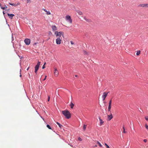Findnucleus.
Wrapping results in <instances>:
<instances>
[{
  "mask_svg": "<svg viewBox=\"0 0 148 148\" xmlns=\"http://www.w3.org/2000/svg\"><path fill=\"white\" fill-rule=\"evenodd\" d=\"M62 114L67 119H69L71 117V114L68 110H64L62 111Z\"/></svg>",
  "mask_w": 148,
  "mask_h": 148,
  "instance_id": "f257e3e1",
  "label": "nucleus"
},
{
  "mask_svg": "<svg viewBox=\"0 0 148 148\" xmlns=\"http://www.w3.org/2000/svg\"><path fill=\"white\" fill-rule=\"evenodd\" d=\"M40 62L38 61L37 64L35 66V72L36 74L37 72L39 69L40 65Z\"/></svg>",
  "mask_w": 148,
  "mask_h": 148,
  "instance_id": "f03ea898",
  "label": "nucleus"
},
{
  "mask_svg": "<svg viewBox=\"0 0 148 148\" xmlns=\"http://www.w3.org/2000/svg\"><path fill=\"white\" fill-rule=\"evenodd\" d=\"M66 21L69 23H71L72 22V20L71 19L70 16L67 15L66 16Z\"/></svg>",
  "mask_w": 148,
  "mask_h": 148,
  "instance_id": "7ed1b4c3",
  "label": "nucleus"
},
{
  "mask_svg": "<svg viewBox=\"0 0 148 148\" xmlns=\"http://www.w3.org/2000/svg\"><path fill=\"white\" fill-rule=\"evenodd\" d=\"M108 93V92H105L103 93V94L102 96V98L103 99V101H104L105 100V99L107 96Z\"/></svg>",
  "mask_w": 148,
  "mask_h": 148,
  "instance_id": "20e7f679",
  "label": "nucleus"
},
{
  "mask_svg": "<svg viewBox=\"0 0 148 148\" xmlns=\"http://www.w3.org/2000/svg\"><path fill=\"white\" fill-rule=\"evenodd\" d=\"M24 42L26 45H29L30 43V40L29 39L26 38L24 40Z\"/></svg>",
  "mask_w": 148,
  "mask_h": 148,
  "instance_id": "39448f33",
  "label": "nucleus"
},
{
  "mask_svg": "<svg viewBox=\"0 0 148 148\" xmlns=\"http://www.w3.org/2000/svg\"><path fill=\"white\" fill-rule=\"evenodd\" d=\"M61 40L60 37L57 38L56 40V42L57 45L60 44L61 43Z\"/></svg>",
  "mask_w": 148,
  "mask_h": 148,
  "instance_id": "423d86ee",
  "label": "nucleus"
},
{
  "mask_svg": "<svg viewBox=\"0 0 148 148\" xmlns=\"http://www.w3.org/2000/svg\"><path fill=\"white\" fill-rule=\"evenodd\" d=\"M51 28L53 31V32L57 30V28L55 25H52L51 26Z\"/></svg>",
  "mask_w": 148,
  "mask_h": 148,
  "instance_id": "0eeeda50",
  "label": "nucleus"
},
{
  "mask_svg": "<svg viewBox=\"0 0 148 148\" xmlns=\"http://www.w3.org/2000/svg\"><path fill=\"white\" fill-rule=\"evenodd\" d=\"M7 15L9 16V18L11 19H12L13 17L14 16V14H10L8 13H7Z\"/></svg>",
  "mask_w": 148,
  "mask_h": 148,
  "instance_id": "6e6552de",
  "label": "nucleus"
},
{
  "mask_svg": "<svg viewBox=\"0 0 148 148\" xmlns=\"http://www.w3.org/2000/svg\"><path fill=\"white\" fill-rule=\"evenodd\" d=\"M107 116L108 119L109 121L110 120L113 118V116L111 114L110 115H108Z\"/></svg>",
  "mask_w": 148,
  "mask_h": 148,
  "instance_id": "1a4fd4ad",
  "label": "nucleus"
},
{
  "mask_svg": "<svg viewBox=\"0 0 148 148\" xmlns=\"http://www.w3.org/2000/svg\"><path fill=\"white\" fill-rule=\"evenodd\" d=\"M84 19L88 22H91V20L90 19L87 18L85 16L84 17Z\"/></svg>",
  "mask_w": 148,
  "mask_h": 148,
  "instance_id": "9d476101",
  "label": "nucleus"
},
{
  "mask_svg": "<svg viewBox=\"0 0 148 148\" xmlns=\"http://www.w3.org/2000/svg\"><path fill=\"white\" fill-rule=\"evenodd\" d=\"M43 10H44L45 12H47V15H49L51 14V13L49 11H47L46 9H43Z\"/></svg>",
  "mask_w": 148,
  "mask_h": 148,
  "instance_id": "9b49d317",
  "label": "nucleus"
},
{
  "mask_svg": "<svg viewBox=\"0 0 148 148\" xmlns=\"http://www.w3.org/2000/svg\"><path fill=\"white\" fill-rule=\"evenodd\" d=\"M76 11L79 15H81L82 14V12L79 10H76Z\"/></svg>",
  "mask_w": 148,
  "mask_h": 148,
  "instance_id": "f8f14e48",
  "label": "nucleus"
},
{
  "mask_svg": "<svg viewBox=\"0 0 148 148\" xmlns=\"http://www.w3.org/2000/svg\"><path fill=\"white\" fill-rule=\"evenodd\" d=\"M9 3L10 5L14 6H17V4H14V3Z\"/></svg>",
  "mask_w": 148,
  "mask_h": 148,
  "instance_id": "ddd939ff",
  "label": "nucleus"
},
{
  "mask_svg": "<svg viewBox=\"0 0 148 148\" xmlns=\"http://www.w3.org/2000/svg\"><path fill=\"white\" fill-rule=\"evenodd\" d=\"M99 120L100 121V125L101 126L102 125L103 123V121L100 118H99Z\"/></svg>",
  "mask_w": 148,
  "mask_h": 148,
  "instance_id": "4468645a",
  "label": "nucleus"
},
{
  "mask_svg": "<svg viewBox=\"0 0 148 148\" xmlns=\"http://www.w3.org/2000/svg\"><path fill=\"white\" fill-rule=\"evenodd\" d=\"M58 33H60V32H58V31H55V32L54 34L55 35H56V36H58V35H59L58 34Z\"/></svg>",
  "mask_w": 148,
  "mask_h": 148,
  "instance_id": "2eb2a0df",
  "label": "nucleus"
},
{
  "mask_svg": "<svg viewBox=\"0 0 148 148\" xmlns=\"http://www.w3.org/2000/svg\"><path fill=\"white\" fill-rule=\"evenodd\" d=\"M56 123L58 125L60 128H62V127H63V126L62 125L60 124L58 122H57Z\"/></svg>",
  "mask_w": 148,
  "mask_h": 148,
  "instance_id": "dca6fc26",
  "label": "nucleus"
},
{
  "mask_svg": "<svg viewBox=\"0 0 148 148\" xmlns=\"http://www.w3.org/2000/svg\"><path fill=\"white\" fill-rule=\"evenodd\" d=\"M74 106V104L72 102H71V103L70 104V106L71 107V108H73Z\"/></svg>",
  "mask_w": 148,
  "mask_h": 148,
  "instance_id": "f3484780",
  "label": "nucleus"
},
{
  "mask_svg": "<svg viewBox=\"0 0 148 148\" xmlns=\"http://www.w3.org/2000/svg\"><path fill=\"white\" fill-rule=\"evenodd\" d=\"M111 107V105H108V111H110Z\"/></svg>",
  "mask_w": 148,
  "mask_h": 148,
  "instance_id": "a211bd4d",
  "label": "nucleus"
},
{
  "mask_svg": "<svg viewBox=\"0 0 148 148\" xmlns=\"http://www.w3.org/2000/svg\"><path fill=\"white\" fill-rule=\"evenodd\" d=\"M140 51H137L136 55L137 56H139L140 54Z\"/></svg>",
  "mask_w": 148,
  "mask_h": 148,
  "instance_id": "6ab92c4d",
  "label": "nucleus"
},
{
  "mask_svg": "<svg viewBox=\"0 0 148 148\" xmlns=\"http://www.w3.org/2000/svg\"><path fill=\"white\" fill-rule=\"evenodd\" d=\"M58 71L56 69L55 70V75H57L58 73L57 72Z\"/></svg>",
  "mask_w": 148,
  "mask_h": 148,
  "instance_id": "aec40b11",
  "label": "nucleus"
},
{
  "mask_svg": "<svg viewBox=\"0 0 148 148\" xmlns=\"http://www.w3.org/2000/svg\"><path fill=\"white\" fill-rule=\"evenodd\" d=\"M138 6L142 7H145V5L144 4H140Z\"/></svg>",
  "mask_w": 148,
  "mask_h": 148,
  "instance_id": "412c9836",
  "label": "nucleus"
},
{
  "mask_svg": "<svg viewBox=\"0 0 148 148\" xmlns=\"http://www.w3.org/2000/svg\"><path fill=\"white\" fill-rule=\"evenodd\" d=\"M97 144L99 145V146L100 147H102V146L101 144V143L97 141Z\"/></svg>",
  "mask_w": 148,
  "mask_h": 148,
  "instance_id": "4be33fe9",
  "label": "nucleus"
},
{
  "mask_svg": "<svg viewBox=\"0 0 148 148\" xmlns=\"http://www.w3.org/2000/svg\"><path fill=\"white\" fill-rule=\"evenodd\" d=\"M0 7L1 9H2L3 10H5V8L4 7L2 6L1 4H0Z\"/></svg>",
  "mask_w": 148,
  "mask_h": 148,
  "instance_id": "5701e85b",
  "label": "nucleus"
},
{
  "mask_svg": "<svg viewBox=\"0 0 148 148\" xmlns=\"http://www.w3.org/2000/svg\"><path fill=\"white\" fill-rule=\"evenodd\" d=\"M86 125H84L83 127V130L85 131L86 127Z\"/></svg>",
  "mask_w": 148,
  "mask_h": 148,
  "instance_id": "b1692460",
  "label": "nucleus"
},
{
  "mask_svg": "<svg viewBox=\"0 0 148 148\" xmlns=\"http://www.w3.org/2000/svg\"><path fill=\"white\" fill-rule=\"evenodd\" d=\"M137 75V77H138L140 78V77H141V75L140 74L138 73V74Z\"/></svg>",
  "mask_w": 148,
  "mask_h": 148,
  "instance_id": "393cba45",
  "label": "nucleus"
},
{
  "mask_svg": "<svg viewBox=\"0 0 148 148\" xmlns=\"http://www.w3.org/2000/svg\"><path fill=\"white\" fill-rule=\"evenodd\" d=\"M47 127H48L49 129H51V128L49 125H47Z\"/></svg>",
  "mask_w": 148,
  "mask_h": 148,
  "instance_id": "a878e982",
  "label": "nucleus"
},
{
  "mask_svg": "<svg viewBox=\"0 0 148 148\" xmlns=\"http://www.w3.org/2000/svg\"><path fill=\"white\" fill-rule=\"evenodd\" d=\"M105 145L106 146L107 148H110L109 146L106 143H105Z\"/></svg>",
  "mask_w": 148,
  "mask_h": 148,
  "instance_id": "bb28decb",
  "label": "nucleus"
},
{
  "mask_svg": "<svg viewBox=\"0 0 148 148\" xmlns=\"http://www.w3.org/2000/svg\"><path fill=\"white\" fill-rule=\"evenodd\" d=\"M123 133H126V132L125 131V128H124V125H123Z\"/></svg>",
  "mask_w": 148,
  "mask_h": 148,
  "instance_id": "cd10ccee",
  "label": "nucleus"
},
{
  "mask_svg": "<svg viewBox=\"0 0 148 148\" xmlns=\"http://www.w3.org/2000/svg\"><path fill=\"white\" fill-rule=\"evenodd\" d=\"M111 103H112V100H110L109 101V105H111Z\"/></svg>",
  "mask_w": 148,
  "mask_h": 148,
  "instance_id": "c85d7f7f",
  "label": "nucleus"
},
{
  "mask_svg": "<svg viewBox=\"0 0 148 148\" xmlns=\"http://www.w3.org/2000/svg\"><path fill=\"white\" fill-rule=\"evenodd\" d=\"M145 7H148V4H145Z\"/></svg>",
  "mask_w": 148,
  "mask_h": 148,
  "instance_id": "c756f323",
  "label": "nucleus"
},
{
  "mask_svg": "<svg viewBox=\"0 0 148 148\" xmlns=\"http://www.w3.org/2000/svg\"><path fill=\"white\" fill-rule=\"evenodd\" d=\"M61 36L62 35L63 37H64V33L61 32Z\"/></svg>",
  "mask_w": 148,
  "mask_h": 148,
  "instance_id": "7c9ffc66",
  "label": "nucleus"
},
{
  "mask_svg": "<svg viewBox=\"0 0 148 148\" xmlns=\"http://www.w3.org/2000/svg\"><path fill=\"white\" fill-rule=\"evenodd\" d=\"M60 32V33H58V34L59 35H58V36H59V37L60 38V37L61 36V32Z\"/></svg>",
  "mask_w": 148,
  "mask_h": 148,
  "instance_id": "2f4dec72",
  "label": "nucleus"
},
{
  "mask_svg": "<svg viewBox=\"0 0 148 148\" xmlns=\"http://www.w3.org/2000/svg\"><path fill=\"white\" fill-rule=\"evenodd\" d=\"M4 7L5 8V11H6V8H7V6H6L5 5H4Z\"/></svg>",
  "mask_w": 148,
  "mask_h": 148,
  "instance_id": "473e14b6",
  "label": "nucleus"
},
{
  "mask_svg": "<svg viewBox=\"0 0 148 148\" xmlns=\"http://www.w3.org/2000/svg\"><path fill=\"white\" fill-rule=\"evenodd\" d=\"M145 119L147 121H148V116H146L145 117Z\"/></svg>",
  "mask_w": 148,
  "mask_h": 148,
  "instance_id": "72a5a7b5",
  "label": "nucleus"
},
{
  "mask_svg": "<svg viewBox=\"0 0 148 148\" xmlns=\"http://www.w3.org/2000/svg\"><path fill=\"white\" fill-rule=\"evenodd\" d=\"M145 127L147 129H148V125H147V124L145 125Z\"/></svg>",
  "mask_w": 148,
  "mask_h": 148,
  "instance_id": "f704fd0d",
  "label": "nucleus"
},
{
  "mask_svg": "<svg viewBox=\"0 0 148 148\" xmlns=\"http://www.w3.org/2000/svg\"><path fill=\"white\" fill-rule=\"evenodd\" d=\"M143 141L144 142L146 143L147 142V140L146 139H144Z\"/></svg>",
  "mask_w": 148,
  "mask_h": 148,
  "instance_id": "c9c22d12",
  "label": "nucleus"
},
{
  "mask_svg": "<svg viewBox=\"0 0 148 148\" xmlns=\"http://www.w3.org/2000/svg\"><path fill=\"white\" fill-rule=\"evenodd\" d=\"M70 42L72 45H73L74 44V43L72 41H70Z\"/></svg>",
  "mask_w": 148,
  "mask_h": 148,
  "instance_id": "e433bc0d",
  "label": "nucleus"
},
{
  "mask_svg": "<svg viewBox=\"0 0 148 148\" xmlns=\"http://www.w3.org/2000/svg\"><path fill=\"white\" fill-rule=\"evenodd\" d=\"M45 66L44 65H43L42 66V69H44L45 68Z\"/></svg>",
  "mask_w": 148,
  "mask_h": 148,
  "instance_id": "4c0bfd02",
  "label": "nucleus"
},
{
  "mask_svg": "<svg viewBox=\"0 0 148 148\" xmlns=\"http://www.w3.org/2000/svg\"><path fill=\"white\" fill-rule=\"evenodd\" d=\"M50 99V96H49L48 97V101H49Z\"/></svg>",
  "mask_w": 148,
  "mask_h": 148,
  "instance_id": "58836bf2",
  "label": "nucleus"
},
{
  "mask_svg": "<svg viewBox=\"0 0 148 148\" xmlns=\"http://www.w3.org/2000/svg\"><path fill=\"white\" fill-rule=\"evenodd\" d=\"M38 43V42H35L34 43V44H33V45H36Z\"/></svg>",
  "mask_w": 148,
  "mask_h": 148,
  "instance_id": "ea45409f",
  "label": "nucleus"
},
{
  "mask_svg": "<svg viewBox=\"0 0 148 148\" xmlns=\"http://www.w3.org/2000/svg\"><path fill=\"white\" fill-rule=\"evenodd\" d=\"M46 77H47V76H45V78L43 79V81L45 80L46 79Z\"/></svg>",
  "mask_w": 148,
  "mask_h": 148,
  "instance_id": "a19ab883",
  "label": "nucleus"
},
{
  "mask_svg": "<svg viewBox=\"0 0 148 148\" xmlns=\"http://www.w3.org/2000/svg\"><path fill=\"white\" fill-rule=\"evenodd\" d=\"M78 140L80 141L82 140V139L80 137L78 138Z\"/></svg>",
  "mask_w": 148,
  "mask_h": 148,
  "instance_id": "79ce46f5",
  "label": "nucleus"
},
{
  "mask_svg": "<svg viewBox=\"0 0 148 148\" xmlns=\"http://www.w3.org/2000/svg\"><path fill=\"white\" fill-rule=\"evenodd\" d=\"M10 10V9H8L7 10L6 9V10H7V12H8Z\"/></svg>",
  "mask_w": 148,
  "mask_h": 148,
  "instance_id": "37998d69",
  "label": "nucleus"
},
{
  "mask_svg": "<svg viewBox=\"0 0 148 148\" xmlns=\"http://www.w3.org/2000/svg\"><path fill=\"white\" fill-rule=\"evenodd\" d=\"M75 76L76 77H78V76L77 75H75Z\"/></svg>",
  "mask_w": 148,
  "mask_h": 148,
  "instance_id": "c03bdc74",
  "label": "nucleus"
},
{
  "mask_svg": "<svg viewBox=\"0 0 148 148\" xmlns=\"http://www.w3.org/2000/svg\"><path fill=\"white\" fill-rule=\"evenodd\" d=\"M3 15H4L5 14V13L4 12V11H3Z\"/></svg>",
  "mask_w": 148,
  "mask_h": 148,
  "instance_id": "a18cd8bd",
  "label": "nucleus"
},
{
  "mask_svg": "<svg viewBox=\"0 0 148 148\" xmlns=\"http://www.w3.org/2000/svg\"><path fill=\"white\" fill-rule=\"evenodd\" d=\"M28 1V2H30V0H27Z\"/></svg>",
  "mask_w": 148,
  "mask_h": 148,
  "instance_id": "49530a36",
  "label": "nucleus"
},
{
  "mask_svg": "<svg viewBox=\"0 0 148 148\" xmlns=\"http://www.w3.org/2000/svg\"><path fill=\"white\" fill-rule=\"evenodd\" d=\"M86 53H87V52L86 51H85V52H84L85 54H86Z\"/></svg>",
  "mask_w": 148,
  "mask_h": 148,
  "instance_id": "de8ad7c7",
  "label": "nucleus"
},
{
  "mask_svg": "<svg viewBox=\"0 0 148 148\" xmlns=\"http://www.w3.org/2000/svg\"><path fill=\"white\" fill-rule=\"evenodd\" d=\"M29 67H28L27 69V71H28V70H29Z\"/></svg>",
  "mask_w": 148,
  "mask_h": 148,
  "instance_id": "09e8293b",
  "label": "nucleus"
},
{
  "mask_svg": "<svg viewBox=\"0 0 148 148\" xmlns=\"http://www.w3.org/2000/svg\"><path fill=\"white\" fill-rule=\"evenodd\" d=\"M46 64V62H45V63H44V64L43 65H44L45 66Z\"/></svg>",
  "mask_w": 148,
  "mask_h": 148,
  "instance_id": "8fccbe9b",
  "label": "nucleus"
},
{
  "mask_svg": "<svg viewBox=\"0 0 148 148\" xmlns=\"http://www.w3.org/2000/svg\"><path fill=\"white\" fill-rule=\"evenodd\" d=\"M21 76H22V75H21V73H20V77H21Z\"/></svg>",
  "mask_w": 148,
  "mask_h": 148,
  "instance_id": "3c124183",
  "label": "nucleus"
},
{
  "mask_svg": "<svg viewBox=\"0 0 148 148\" xmlns=\"http://www.w3.org/2000/svg\"><path fill=\"white\" fill-rule=\"evenodd\" d=\"M20 4L18 3L16 4H17V5H19Z\"/></svg>",
  "mask_w": 148,
  "mask_h": 148,
  "instance_id": "603ef678",
  "label": "nucleus"
},
{
  "mask_svg": "<svg viewBox=\"0 0 148 148\" xmlns=\"http://www.w3.org/2000/svg\"><path fill=\"white\" fill-rule=\"evenodd\" d=\"M97 145H95V147H97Z\"/></svg>",
  "mask_w": 148,
  "mask_h": 148,
  "instance_id": "864d4df0",
  "label": "nucleus"
},
{
  "mask_svg": "<svg viewBox=\"0 0 148 148\" xmlns=\"http://www.w3.org/2000/svg\"><path fill=\"white\" fill-rule=\"evenodd\" d=\"M51 33L50 31H49V33Z\"/></svg>",
  "mask_w": 148,
  "mask_h": 148,
  "instance_id": "5fc2aeb1",
  "label": "nucleus"
}]
</instances>
